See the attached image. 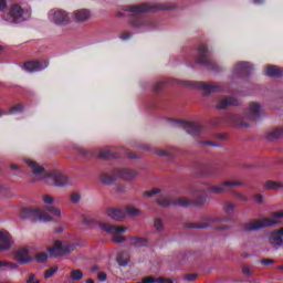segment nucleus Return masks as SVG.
<instances>
[{
	"label": "nucleus",
	"mask_w": 283,
	"mask_h": 283,
	"mask_svg": "<svg viewBox=\"0 0 283 283\" xmlns=\"http://www.w3.org/2000/svg\"><path fill=\"white\" fill-rule=\"evenodd\" d=\"M265 189H283V184L280 181H266L264 185Z\"/></svg>",
	"instance_id": "nucleus-22"
},
{
	"label": "nucleus",
	"mask_w": 283,
	"mask_h": 283,
	"mask_svg": "<svg viewBox=\"0 0 283 283\" xmlns=\"http://www.w3.org/2000/svg\"><path fill=\"white\" fill-rule=\"evenodd\" d=\"M92 18V13L86 9H80L73 12V20L76 23H85V21H90Z\"/></svg>",
	"instance_id": "nucleus-11"
},
{
	"label": "nucleus",
	"mask_w": 283,
	"mask_h": 283,
	"mask_svg": "<svg viewBox=\"0 0 283 283\" xmlns=\"http://www.w3.org/2000/svg\"><path fill=\"white\" fill-rule=\"evenodd\" d=\"M115 178H118L115 176H111V175H107V174H104L99 177V180L101 182H103L104 185H112V181L115 179Z\"/></svg>",
	"instance_id": "nucleus-25"
},
{
	"label": "nucleus",
	"mask_w": 283,
	"mask_h": 283,
	"mask_svg": "<svg viewBox=\"0 0 283 283\" xmlns=\"http://www.w3.org/2000/svg\"><path fill=\"white\" fill-rule=\"evenodd\" d=\"M23 69L25 72H36V70H41V62H28L24 64Z\"/></svg>",
	"instance_id": "nucleus-19"
},
{
	"label": "nucleus",
	"mask_w": 283,
	"mask_h": 283,
	"mask_svg": "<svg viewBox=\"0 0 283 283\" xmlns=\"http://www.w3.org/2000/svg\"><path fill=\"white\" fill-rule=\"evenodd\" d=\"M234 206L232 203H228L224 206V211L229 212L231 210H233Z\"/></svg>",
	"instance_id": "nucleus-36"
},
{
	"label": "nucleus",
	"mask_w": 283,
	"mask_h": 283,
	"mask_svg": "<svg viewBox=\"0 0 283 283\" xmlns=\"http://www.w3.org/2000/svg\"><path fill=\"white\" fill-rule=\"evenodd\" d=\"M283 218V210L274 212L271 218L260 219L252 221L247 224V231H258V229H262L263 227H273V224H279L280 219Z\"/></svg>",
	"instance_id": "nucleus-2"
},
{
	"label": "nucleus",
	"mask_w": 283,
	"mask_h": 283,
	"mask_svg": "<svg viewBox=\"0 0 283 283\" xmlns=\"http://www.w3.org/2000/svg\"><path fill=\"white\" fill-rule=\"evenodd\" d=\"M3 266H8V262L0 261V269H3Z\"/></svg>",
	"instance_id": "nucleus-40"
},
{
	"label": "nucleus",
	"mask_w": 283,
	"mask_h": 283,
	"mask_svg": "<svg viewBox=\"0 0 283 283\" xmlns=\"http://www.w3.org/2000/svg\"><path fill=\"white\" fill-rule=\"evenodd\" d=\"M42 201L44 202V205H54V202H56V199H54V197L50 195H44L42 197Z\"/></svg>",
	"instance_id": "nucleus-28"
},
{
	"label": "nucleus",
	"mask_w": 283,
	"mask_h": 283,
	"mask_svg": "<svg viewBox=\"0 0 283 283\" xmlns=\"http://www.w3.org/2000/svg\"><path fill=\"white\" fill-rule=\"evenodd\" d=\"M240 65H241V67H249V63H247V62H243Z\"/></svg>",
	"instance_id": "nucleus-42"
},
{
	"label": "nucleus",
	"mask_w": 283,
	"mask_h": 283,
	"mask_svg": "<svg viewBox=\"0 0 283 283\" xmlns=\"http://www.w3.org/2000/svg\"><path fill=\"white\" fill-rule=\"evenodd\" d=\"M255 3H262V0H254Z\"/></svg>",
	"instance_id": "nucleus-46"
},
{
	"label": "nucleus",
	"mask_w": 283,
	"mask_h": 283,
	"mask_svg": "<svg viewBox=\"0 0 283 283\" xmlns=\"http://www.w3.org/2000/svg\"><path fill=\"white\" fill-rule=\"evenodd\" d=\"M52 180L54 181V185L56 187H63L64 185H67V176L62 175V174H54L52 175Z\"/></svg>",
	"instance_id": "nucleus-16"
},
{
	"label": "nucleus",
	"mask_w": 283,
	"mask_h": 283,
	"mask_svg": "<svg viewBox=\"0 0 283 283\" xmlns=\"http://www.w3.org/2000/svg\"><path fill=\"white\" fill-rule=\"evenodd\" d=\"M25 165L29 167L33 176H43L45 168L33 159H25Z\"/></svg>",
	"instance_id": "nucleus-10"
},
{
	"label": "nucleus",
	"mask_w": 283,
	"mask_h": 283,
	"mask_svg": "<svg viewBox=\"0 0 283 283\" xmlns=\"http://www.w3.org/2000/svg\"><path fill=\"white\" fill-rule=\"evenodd\" d=\"M57 271H59V268H56V266L49 268L48 270H45V272H44L45 280H50V277H54V274Z\"/></svg>",
	"instance_id": "nucleus-26"
},
{
	"label": "nucleus",
	"mask_w": 283,
	"mask_h": 283,
	"mask_svg": "<svg viewBox=\"0 0 283 283\" xmlns=\"http://www.w3.org/2000/svg\"><path fill=\"white\" fill-rule=\"evenodd\" d=\"M142 283H174V280L165 277V276H146L142 279Z\"/></svg>",
	"instance_id": "nucleus-15"
},
{
	"label": "nucleus",
	"mask_w": 283,
	"mask_h": 283,
	"mask_svg": "<svg viewBox=\"0 0 283 283\" xmlns=\"http://www.w3.org/2000/svg\"><path fill=\"white\" fill-rule=\"evenodd\" d=\"M11 167H12V169H19V166H17V165H13Z\"/></svg>",
	"instance_id": "nucleus-44"
},
{
	"label": "nucleus",
	"mask_w": 283,
	"mask_h": 283,
	"mask_svg": "<svg viewBox=\"0 0 283 283\" xmlns=\"http://www.w3.org/2000/svg\"><path fill=\"white\" fill-rule=\"evenodd\" d=\"M266 76H280L281 72L277 66H268L265 69Z\"/></svg>",
	"instance_id": "nucleus-23"
},
{
	"label": "nucleus",
	"mask_w": 283,
	"mask_h": 283,
	"mask_svg": "<svg viewBox=\"0 0 283 283\" xmlns=\"http://www.w3.org/2000/svg\"><path fill=\"white\" fill-rule=\"evenodd\" d=\"M35 261L39 262L40 264H43V262L48 261V253L45 252H40L35 255Z\"/></svg>",
	"instance_id": "nucleus-27"
},
{
	"label": "nucleus",
	"mask_w": 283,
	"mask_h": 283,
	"mask_svg": "<svg viewBox=\"0 0 283 283\" xmlns=\"http://www.w3.org/2000/svg\"><path fill=\"white\" fill-rule=\"evenodd\" d=\"M23 14V10L21 9V7L19 4H14L11 9V17L13 19H19L20 17H22Z\"/></svg>",
	"instance_id": "nucleus-20"
},
{
	"label": "nucleus",
	"mask_w": 283,
	"mask_h": 283,
	"mask_svg": "<svg viewBox=\"0 0 283 283\" xmlns=\"http://www.w3.org/2000/svg\"><path fill=\"white\" fill-rule=\"evenodd\" d=\"M98 280H107V275H105V274H98Z\"/></svg>",
	"instance_id": "nucleus-41"
},
{
	"label": "nucleus",
	"mask_w": 283,
	"mask_h": 283,
	"mask_svg": "<svg viewBox=\"0 0 283 283\" xmlns=\"http://www.w3.org/2000/svg\"><path fill=\"white\" fill-rule=\"evenodd\" d=\"M124 213L128 214V216H140V210L136 207H133V206H127L125 209H124Z\"/></svg>",
	"instance_id": "nucleus-24"
},
{
	"label": "nucleus",
	"mask_w": 283,
	"mask_h": 283,
	"mask_svg": "<svg viewBox=\"0 0 283 283\" xmlns=\"http://www.w3.org/2000/svg\"><path fill=\"white\" fill-rule=\"evenodd\" d=\"M28 217L34 218V220H40V222H50L52 218L61 220V218H63V210L56 206L48 207L46 211L42 208H25L22 210V218Z\"/></svg>",
	"instance_id": "nucleus-1"
},
{
	"label": "nucleus",
	"mask_w": 283,
	"mask_h": 283,
	"mask_svg": "<svg viewBox=\"0 0 283 283\" xmlns=\"http://www.w3.org/2000/svg\"><path fill=\"white\" fill-rule=\"evenodd\" d=\"M129 243L133 247H147V239L143 237H130Z\"/></svg>",
	"instance_id": "nucleus-18"
},
{
	"label": "nucleus",
	"mask_w": 283,
	"mask_h": 283,
	"mask_svg": "<svg viewBox=\"0 0 283 283\" xmlns=\"http://www.w3.org/2000/svg\"><path fill=\"white\" fill-rule=\"evenodd\" d=\"M80 201H81V195L78 192H73L71 195V202L76 203V202H80Z\"/></svg>",
	"instance_id": "nucleus-31"
},
{
	"label": "nucleus",
	"mask_w": 283,
	"mask_h": 283,
	"mask_svg": "<svg viewBox=\"0 0 283 283\" xmlns=\"http://www.w3.org/2000/svg\"><path fill=\"white\" fill-rule=\"evenodd\" d=\"M129 262H132V255L129 254V252H122L118 254L117 263L119 264V266H127Z\"/></svg>",
	"instance_id": "nucleus-17"
},
{
	"label": "nucleus",
	"mask_w": 283,
	"mask_h": 283,
	"mask_svg": "<svg viewBox=\"0 0 283 283\" xmlns=\"http://www.w3.org/2000/svg\"><path fill=\"white\" fill-rule=\"evenodd\" d=\"M27 283H41V280L36 276V274L31 273L27 277Z\"/></svg>",
	"instance_id": "nucleus-30"
},
{
	"label": "nucleus",
	"mask_w": 283,
	"mask_h": 283,
	"mask_svg": "<svg viewBox=\"0 0 283 283\" xmlns=\"http://www.w3.org/2000/svg\"><path fill=\"white\" fill-rule=\"evenodd\" d=\"M36 248L34 245H22L13 251V259L18 261L19 264H30L34 258L32 253H34Z\"/></svg>",
	"instance_id": "nucleus-3"
},
{
	"label": "nucleus",
	"mask_w": 283,
	"mask_h": 283,
	"mask_svg": "<svg viewBox=\"0 0 283 283\" xmlns=\"http://www.w3.org/2000/svg\"><path fill=\"white\" fill-rule=\"evenodd\" d=\"M281 134H283V130H281Z\"/></svg>",
	"instance_id": "nucleus-48"
},
{
	"label": "nucleus",
	"mask_w": 283,
	"mask_h": 283,
	"mask_svg": "<svg viewBox=\"0 0 283 283\" xmlns=\"http://www.w3.org/2000/svg\"><path fill=\"white\" fill-rule=\"evenodd\" d=\"M116 178H120L122 180H134L136 178V171L132 169H118L115 171Z\"/></svg>",
	"instance_id": "nucleus-13"
},
{
	"label": "nucleus",
	"mask_w": 283,
	"mask_h": 283,
	"mask_svg": "<svg viewBox=\"0 0 283 283\" xmlns=\"http://www.w3.org/2000/svg\"><path fill=\"white\" fill-rule=\"evenodd\" d=\"M72 251H74V247L66 240H55L48 248L49 255H67Z\"/></svg>",
	"instance_id": "nucleus-4"
},
{
	"label": "nucleus",
	"mask_w": 283,
	"mask_h": 283,
	"mask_svg": "<svg viewBox=\"0 0 283 283\" xmlns=\"http://www.w3.org/2000/svg\"><path fill=\"white\" fill-rule=\"evenodd\" d=\"M264 114V109L262 105L258 103H251L249 108L245 112V120H250V123H258L262 115Z\"/></svg>",
	"instance_id": "nucleus-6"
},
{
	"label": "nucleus",
	"mask_w": 283,
	"mask_h": 283,
	"mask_svg": "<svg viewBox=\"0 0 283 283\" xmlns=\"http://www.w3.org/2000/svg\"><path fill=\"white\" fill-rule=\"evenodd\" d=\"M99 229L101 231H105L106 233H109L111 235H113L114 242H125V238L122 235L127 231V227H124V226L116 227L107 222H101Z\"/></svg>",
	"instance_id": "nucleus-5"
},
{
	"label": "nucleus",
	"mask_w": 283,
	"mask_h": 283,
	"mask_svg": "<svg viewBox=\"0 0 283 283\" xmlns=\"http://www.w3.org/2000/svg\"><path fill=\"white\" fill-rule=\"evenodd\" d=\"M155 193H160V189L156 188L150 191H147L145 196H148V198H150V196H155Z\"/></svg>",
	"instance_id": "nucleus-35"
},
{
	"label": "nucleus",
	"mask_w": 283,
	"mask_h": 283,
	"mask_svg": "<svg viewBox=\"0 0 283 283\" xmlns=\"http://www.w3.org/2000/svg\"><path fill=\"white\" fill-rule=\"evenodd\" d=\"M14 244L12 235L8 231H0V251H10Z\"/></svg>",
	"instance_id": "nucleus-8"
},
{
	"label": "nucleus",
	"mask_w": 283,
	"mask_h": 283,
	"mask_svg": "<svg viewBox=\"0 0 283 283\" xmlns=\"http://www.w3.org/2000/svg\"><path fill=\"white\" fill-rule=\"evenodd\" d=\"M238 185L237 182L233 181H226L223 184H219L217 186L211 187V192L212 193H224L229 189V187H235Z\"/></svg>",
	"instance_id": "nucleus-14"
},
{
	"label": "nucleus",
	"mask_w": 283,
	"mask_h": 283,
	"mask_svg": "<svg viewBox=\"0 0 283 283\" xmlns=\"http://www.w3.org/2000/svg\"><path fill=\"white\" fill-rule=\"evenodd\" d=\"M9 269H17V263H12V262H7V265Z\"/></svg>",
	"instance_id": "nucleus-38"
},
{
	"label": "nucleus",
	"mask_w": 283,
	"mask_h": 283,
	"mask_svg": "<svg viewBox=\"0 0 283 283\" xmlns=\"http://www.w3.org/2000/svg\"><path fill=\"white\" fill-rule=\"evenodd\" d=\"M149 9H147V6L140 4L138 7H135L134 12H148Z\"/></svg>",
	"instance_id": "nucleus-32"
},
{
	"label": "nucleus",
	"mask_w": 283,
	"mask_h": 283,
	"mask_svg": "<svg viewBox=\"0 0 283 283\" xmlns=\"http://www.w3.org/2000/svg\"><path fill=\"white\" fill-rule=\"evenodd\" d=\"M190 125H191L190 123H186V127H190Z\"/></svg>",
	"instance_id": "nucleus-47"
},
{
	"label": "nucleus",
	"mask_w": 283,
	"mask_h": 283,
	"mask_svg": "<svg viewBox=\"0 0 283 283\" xmlns=\"http://www.w3.org/2000/svg\"><path fill=\"white\" fill-rule=\"evenodd\" d=\"M49 20L55 25H65L70 23V14H67L65 11L51 10L49 12Z\"/></svg>",
	"instance_id": "nucleus-7"
},
{
	"label": "nucleus",
	"mask_w": 283,
	"mask_h": 283,
	"mask_svg": "<svg viewBox=\"0 0 283 283\" xmlns=\"http://www.w3.org/2000/svg\"><path fill=\"white\" fill-rule=\"evenodd\" d=\"M201 87H202V90H205L206 92H216V87L212 86V85H207V84H205V85H202Z\"/></svg>",
	"instance_id": "nucleus-34"
},
{
	"label": "nucleus",
	"mask_w": 283,
	"mask_h": 283,
	"mask_svg": "<svg viewBox=\"0 0 283 283\" xmlns=\"http://www.w3.org/2000/svg\"><path fill=\"white\" fill-rule=\"evenodd\" d=\"M86 283H94V281L92 279H88Z\"/></svg>",
	"instance_id": "nucleus-45"
},
{
	"label": "nucleus",
	"mask_w": 283,
	"mask_h": 283,
	"mask_svg": "<svg viewBox=\"0 0 283 283\" xmlns=\"http://www.w3.org/2000/svg\"><path fill=\"white\" fill-rule=\"evenodd\" d=\"M237 103L238 102L235 101V98L228 97V98L221 99V103H220L219 107L221 109H224V107H229V105H237Z\"/></svg>",
	"instance_id": "nucleus-21"
},
{
	"label": "nucleus",
	"mask_w": 283,
	"mask_h": 283,
	"mask_svg": "<svg viewBox=\"0 0 283 283\" xmlns=\"http://www.w3.org/2000/svg\"><path fill=\"white\" fill-rule=\"evenodd\" d=\"M106 214L112 220L116 222H123L125 220V210L116 209V208H108L106 210Z\"/></svg>",
	"instance_id": "nucleus-12"
},
{
	"label": "nucleus",
	"mask_w": 283,
	"mask_h": 283,
	"mask_svg": "<svg viewBox=\"0 0 283 283\" xmlns=\"http://www.w3.org/2000/svg\"><path fill=\"white\" fill-rule=\"evenodd\" d=\"M154 224L157 231H163V220L156 219Z\"/></svg>",
	"instance_id": "nucleus-33"
},
{
	"label": "nucleus",
	"mask_w": 283,
	"mask_h": 283,
	"mask_svg": "<svg viewBox=\"0 0 283 283\" xmlns=\"http://www.w3.org/2000/svg\"><path fill=\"white\" fill-rule=\"evenodd\" d=\"M71 277L75 281L83 280V272H81L80 270H73L71 272Z\"/></svg>",
	"instance_id": "nucleus-29"
},
{
	"label": "nucleus",
	"mask_w": 283,
	"mask_h": 283,
	"mask_svg": "<svg viewBox=\"0 0 283 283\" xmlns=\"http://www.w3.org/2000/svg\"><path fill=\"white\" fill-rule=\"evenodd\" d=\"M188 280H196V274H193L192 276L188 277Z\"/></svg>",
	"instance_id": "nucleus-43"
},
{
	"label": "nucleus",
	"mask_w": 283,
	"mask_h": 283,
	"mask_svg": "<svg viewBox=\"0 0 283 283\" xmlns=\"http://www.w3.org/2000/svg\"><path fill=\"white\" fill-rule=\"evenodd\" d=\"M6 6H7L6 0H0V10H3Z\"/></svg>",
	"instance_id": "nucleus-39"
},
{
	"label": "nucleus",
	"mask_w": 283,
	"mask_h": 283,
	"mask_svg": "<svg viewBox=\"0 0 283 283\" xmlns=\"http://www.w3.org/2000/svg\"><path fill=\"white\" fill-rule=\"evenodd\" d=\"M268 242L270 244H275L276 247L282 245L283 243V228L279 230H273L268 234Z\"/></svg>",
	"instance_id": "nucleus-9"
},
{
	"label": "nucleus",
	"mask_w": 283,
	"mask_h": 283,
	"mask_svg": "<svg viewBox=\"0 0 283 283\" xmlns=\"http://www.w3.org/2000/svg\"><path fill=\"white\" fill-rule=\"evenodd\" d=\"M255 202H262L264 200V197L262 195H256L254 197Z\"/></svg>",
	"instance_id": "nucleus-37"
}]
</instances>
